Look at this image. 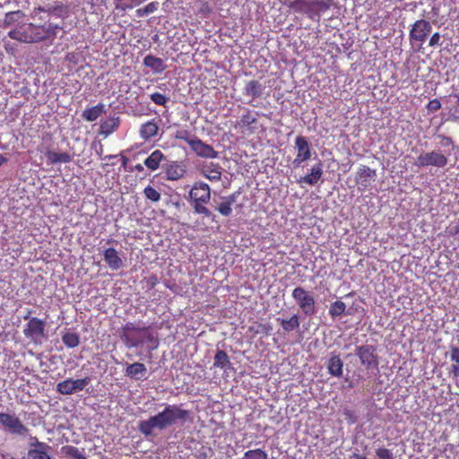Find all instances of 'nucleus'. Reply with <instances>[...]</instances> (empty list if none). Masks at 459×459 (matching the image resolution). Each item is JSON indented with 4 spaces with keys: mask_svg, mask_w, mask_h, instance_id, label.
Wrapping results in <instances>:
<instances>
[{
    "mask_svg": "<svg viewBox=\"0 0 459 459\" xmlns=\"http://www.w3.org/2000/svg\"><path fill=\"white\" fill-rule=\"evenodd\" d=\"M51 12L43 7L34 8L31 12V18L36 20H48L41 25L28 23L21 26L19 29L10 30L8 36L12 39L23 43H35L45 39H53L56 35L58 25L49 22Z\"/></svg>",
    "mask_w": 459,
    "mask_h": 459,
    "instance_id": "1",
    "label": "nucleus"
},
{
    "mask_svg": "<svg viewBox=\"0 0 459 459\" xmlns=\"http://www.w3.org/2000/svg\"><path fill=\"white\" fill-rule=\"evenodd\" d=\"M189 417V411L178 405L168 404L164 410L148 420H141L138 424L139 431L145 437L152 436L154 429H164L174 425L177 421H185Z\"/></svg>",
    "mask_w": 459,
    "mask_h": 459,
    "instance_id": "2",
    "label": "nucleus"
},
{
    "mask_svg": "<svg viewBox=\"0 0 459 459\" xmlns=\"http://www.w3.org/2000/svg\"><path fill=\"white\" fill-rule=\"evenodd\" d=\"M119 335L126 347L134 348L143 345L145 342H156L150 326H141L135 323L128 322L120 330Z\"/></svg>",
    "mask_w": 459,
    "mask_h": 459,
    "instance_id": "3",
    "label": "nucleus"
},
{
    "mask_svg": "<svg viewBox=\"0 0 459 459\" xmlns=\"http://www.w3.org/2000/svg\"><path fill=\"white\" fill-rule=\"evenodd\" d=\"M189 199L195 213L214 221L215 215L205 206L211 200V188L208 184L195 182L189 192Z\"/></svg>",
    "mask_w": 459,
    "mask_h": 459,
    "instance_id": "4",
    "label": "nucleus"
},
{
    "mask_svg": "<svg viewBox=\"0 0 459 459\" xmlns=\"http://www.w3.org/2000/svg\"><path fill=\"white\" fill-rule=\"evenodd\" d=\"M333 0H292L287 6L295 13L306 14L312 21H319L322 13L330 9Z\"/></svg>",
    "mask_w": 459,
    "mask_h": 459,
    "instance_id": "5",
    "label": "nucleus"
},
{
    "mask_svg": "<svg viewBox=\"0 0 459 459\" xmlns=\"http://www.w3.org/2000/svg\"><path fill=\"white\" fill-rule=\"evenodd\" d=\"M30 313L29 311L28 315L23 317L25 320H29L24 326L23 334L34 344H41L46 338V323L38 317H30Z\"/></svg>",
    "mask_w": 459,
    "mask_h": 459,
    "instance_id": "6",
    "label": "nucleus"
},
{
    "mask_svg": "<svg viewBox=\"0 0 459 459\" xmlns=\"http://www.w3.org/2000/svg\"><path fill=\"white\" fill-rule=\"evenodd\" d=\"M291 296L306 316H310L316 313V300L309 291L302 287H296Z\"/></svg>",
    "mask_w": 459,
    "mask_h": 459,
    "instance_id": "7",
    "label": "nucleus"
},
{
    "mask_svg": "<svg viewBox=\"0 0 459 459\" xmlns=\"http://www.w3.org/2000/svg\"><path fill=\"white\" fill-rule=\"evenodd\" d=\"M0 425L13 435L26 436L30 431L15 414L0 412Z\"/></svg>",
    "mask_w": 459,
    "mask_h": 459,
    "instance_id": "8",
    "label": "nucleus"
},
{
    "mask_svg": "<svg viewBox=\"0 0 459 459\" xmlns=\"http://www.w3.org/2000/svg\"><path fill=\"white\" fill-rule=\"evenodd\" d=\"M448 163V158L446 155L437 152H423L420 153L415 162V165L418 167H437L444 168Z\"/></svg>",
    "mask_w": 459,
    "mask_h": 459,
    "instance_id": "9",
    "label": "nucleus"
},
{
    "mask_svg": "<svg viewBox=\"0 0 459 459\" xmlns=\"http://www.w3.org/2000/svg\"><path fill=\"white\" fill-rule=\"evenodd\" d=\"M355 354L367 369L378 368V356L374 346L368 344L359 346L356 348Z\"/></svg>",
    "mask_w": 459,
    "mask_h": 459,
    "instance_id": "10",
    "label": "nucleus"
},
{
    "mask_svg": "<svg viewBox=\"0 0 459 459\" xmlns=\"http://www.w3.org/2000/svg\"><path fill=\"white\" fill-rule=\"evenodd\" d=\"M52 447L36 437H30L27 459H51Z\"/></svg>",
    "mask_w": 459,
    "mask_h": 459,
    "instance_id": "11",
    "label": "nucleus"
},
{
    "mask_svg": "<svg viewBox=\"0 0 459 459\" xmlns=\"http://www.w3.org/2000/svg\"><path fill=\"white\" fill-rule=\"evenodd\" d=\"M432 26L429 22L420 19L416 21L410 30L409 39L411 43L419 42L423 44L431 32Z\"/></svg>",
    "mask_w": 459,
    "mask_h": 459,
    "instance_id": "12",
    "label": "nucleus"
},
{
    "mask_svg": "<svg viewBox=\"0 0 459 459\" xmlns=\"http://www.w3.org/2000/svg\"><path fill=\"white\" fill-rule=\"evenodd\" d=\"M295 148L297 149V155L293 160V165L298 168L311 158V148L307 139L303 135L296 137Z\"/></svg>",
    "mask_w": 459,
    "mask_h": 459,
    "instance_id": "13",
    "label": "nucleus"
},
{
    "mask_svg": "<svg viewBox=\"0 0 459 459\" xmlns=\"http://www.w3.org/2000/svg\"><path fill=\"white\" fill-rule=\"evenodd\" d=\"M190 148L197 156L202 158L215 159L218 157V152L198 137L190 142Z\"/></svg>",
    "mask_w": 459,
    "mask_h": 459,
    "instance_id": "14",
    "label": "nucleus"
},
{
    "mask_svg": "<svg viewBox=\"0 0 459 459\" xmlns=\"http://www.w3.org/2000/svg\"><path fill=\"white\" fill-rule=\"evenodd\" d=\"M377 173L375 169L362 165L356 173V182L363 189H366L370 186L371 181H375Z\"/></svg>",
    "mask_w": 459,
    "mask_h": 459,
    "instance_id": "15",
    "label": "nucleus"
},
{
    "mask_svg": "<svg viewBox=\"0 0 459 459\" xmlns=\"http://www.w3.org/2000/svg\"><path fill=\"white\" fill-rule=\"evenodd\" d=\"M186 172V166L182 161H171L165 166L166 178L170 181L182 178Z\"/></svg>",
    "mask_w": 459,
    "mask_h": 459,
    "instance_id": "16",
    "label": "nucleus"
},
{
    "mask_svg": "<svg viewBox=\"0 0 459 459\" xmlns=\"http://www.w3.org/2000/svg\"><path fill=\"white\" fill-rule=\"evenodd\" d=\"M86 385V379H66L57 384V391L62 394H71L77 390H82Z\"/></svg>",
    "mask_w": 459,
    "mask_h": 459,
    "instance_id": "17",
    "label": "nucleus"
},
{
    "mask_svg": "<svg viewBox=\"0 0 459 459\" xmlns=\"http://www.w3.org/2000/svg\"><path fill=\"white\" fill-rule=\"evenodd\" d=\"M323 176V166L321 161L319 160L317 163L314 164L310 169V173L301 177L299 180V184L306 183L309 186H315Z\"/></svg>",
    "mask_w": 459,
    "mask_h": 459,
    "instance_id": "18",
    "label": "nucleus"
},
{
    "mask_svg": "<svg viewBox=\"0 0 459 459\" xmlns=\"http://www.w3.org/2000/svg\"><path fill=\"white\" fill-rule=\"evenodd\" d=\"M265 86L257 80H250L245 83L243 94L252 99L259 98L263 95Z\"/></svg>",
    "mask_w": 459,
    "mask_h": 459,
    "instance_id": "19",
    "label": "nucleus"
},
{
    "mask_svg": "<svg viewBox=\"0 0 459 459\" xmlns=\"http://www.w3.org/2000/svg\"><path fill=\"white\" fill-rule=\"evenodd\" d=\"M104 261L108 266L112 270H118L123 266V260L118 255V252L113 248L108 247L103 254Z\"/></svg>",
    "mask_w": 459,
    "mask_h": 459,
    "instance_id": "20",
    "label": "nucleus"
},
{
    "mask_svg": "<svg viewBox=\"0 0 459 459\" xmlns=\"http://www.w3.org/2000/svg\"><path fill=\"white\" fill-rule=\"evenodd\" d=\"M147 372V368L143 363L134 362L133 364H129L126 368V376L134 378L135 380H140L145 377Z\"/></svg>",
    "mask_w": 459,
    "mask_h": 459,
    "instance_id": "21",
    "label": "nucleus"
},
{
    "mask_svg": "<svg viewBox=\"0 0 459 459\" xmlns=\"http://www.w3.org/2000/svg\"><path fill=\"white\" fill-rule=\"evenodd\" d=\"M159 126L157 123L152 119L143 123L139 130L140 136L144 141H149L155 135H157Z\"/></svg>",
    "mask_w": 459,
    "mask_h": 459,
    "instance_id": "22",
    "label": "nucleus"
},
{
    "mask_svg": "<svg viewBox=\"0 0 459 459\" xmlns=\"http://www.w3.org/2000/svg\"><path fill=\"white\" fill-rule=\"evenodd\" d=\"M165 160V155L160 150L153 151L143 161V164L152 171L159 169L160 162Z\"/></svg>",
    "mask_w": 459,
    "mask_h": 459,
    "instance_id": "23",
    "label": "nucleus"
},
{
    "mask_svg": "<svg viewBox=\"0 0 459 459\" xmlns=\"http://www.w3.org/2000/svg\"><path fill=\"white\" fill-rule=\"evenodd\" d=\"M202 175L210 181H219L221 178V167L218 163H210L202 169Z\"/></svg>",
    "mask_w": 459,
    "mask_h": 459,
    "instance_id": "24",
    "label": "nucleus"
},
{
    "mask_svg": "<svg viewBox=\"0 0 459 459\" xmlns=\"http://www.w3.org/2000/svg\"><path fill=\"white\" fill-rule=\"evenodd\" d=\"M343 362L340 356H331L327 362V369L331 376L340 377L342 375Z\"/></svg>",
    "mask_w": 459,
    "mask_h": 459,
    "instance_id": "25",
    "label": "nucleus"
},
{
    "mask_svg": "<svg viewBox=\"0 0 459 459\" xmlns=\"http://www.w3.org/2000/svg\"><path fill=\"white\" fill-rule=\"evenodd\" d=\"M143 65L146 67H149L152 70H153L155 73H161L167 67L165 63H164V61L161 58L157 57V56H155L153 55H151V54L147 55L143 58Z\"/></svg>",
    "mask_w": 459,
    "mask_h": 459,
    "instance_id": "26",
    "label": "nucleus"
},
{
    "mask_svg": "<svg viewBox=\"0 0 459 459\" xmlns=\"http://www.w3.org/2000/svg\"><path fill=\"white\" fill-rule=\"evenodd\" d=\"M47 161L50 165L56 163H66L70 161V155L66 152H56L54 151H47L45 152Z\"/></svg>",
    "mask_w": 459,
    "mask_h": 459,
    "instance_id": "27",
    "label": "nucleus"
},
{
    "mask_svg": "<svg viewBox=\"0 0 459 459\" xmlns=\"http://www.w3.org/2000/svg\"><path fill=\"white\" fill-rule=\"evenodd\" d=\"M450 361L451 366L449 369V374L453 376L454 378L459 377V347L452 346L450 347Z\"/></svg>",
    "mask_w": 459,
    "mask_h": 459,
    "instance_id": "28",
    "label": "nucleus"
},
{
    "mask_svg": "<svg viewBox=\"0 0 459 459\" xmlns=\"http://www.w3.org/2000/svg\"><path fill=\"white\" fill-rule=\"evenodd\" d=\"M118 125L119 120L117 117H109L100 124V134L108 136V134H112L116 128L118 127Z\"/></svg>",
    "mask_w": 459,
    "mask_h": 459,
    "instance_id": "29",
    "label": "nucleus"
},
{
    "mask_svg": "<svg viewBox=\"0 0 459 459\" xmlns=\"http://www.w3.org/2000/svg\"><path fill=\"white\" fill-rule=\"evenodd\" d=\"M222 199H223V202H221L218 205L217 210L221 215L228 217L232 212L231 206L235 203L236 198H235L234 195H231L228 197H223Z\"/></svg>",
    "mask_w": 459,
    "mask_h": 459,
    "instance_id": "30",
    "label": "nucleus"
},
{
    "mask_svg": "<svg viewBox=\"0 0 459 459\" xmlns=\"http://www.w3.org/2000/svg\"><path fill=\"white\" fill-rule=\"evenodd\" d=\"M277 321L281 325L282 329L285 332H291L299 326V316L297 315H293L289 319L277 318Z\"/></svg>",
    "mask_w": 459,
    "mask_h": 459,
    "instance_id": "31",
    "label": "nucleus"
},
{
    "mask_svg": "<svg viewBox=\"0 0 459 459\" xmlns=\"http://www.w3.org/2000/svg\"><path fill=\"white\" fill-rule=\"evenodd\" d=\"M230 365V358L225 351L219 350L215 353L213 367L219 368H226Z\"/></svg>",
    "mask_w": 459,
    "mask_h": 459,
    "instance_id": "32",
    "label": "nucleus"
},
{
    "mask_svg": "<svg viewBox=\"0 0 459 459\" xmlns=\"http://www.w3.org/2000/svg\"><path fill=\"white\" fill-rule=\"evenodd\" d=\"M25 16L24 13L21 10L8 12L5 13L4 19V27H8L13 23L18 22Z\"/></svg>",
    "mask_w": 459,
    "mask_h": 459,
    "instance_id": "33",
    "label": "nucleus"
},
{
    "mask_svg": "<svg viewBox=\"0 0 459 459\" xmlns=\"http://www.w3.org/2000/svg\"><path fill=\"white\" fill-rule=\"evenodd\" d=\"M346 304L342 300L333 302L329 307V315L333 317H338L345 313Z\"/></svg>",
    "mask_w": 459,
    "mask_h": 459,
    "instance_id": "34",
    "label": "nucleus"
},
{
    "mask_svg": "<svg viewBox=\"0 0 459 459\" xmlns=\"http://www.w3.org/2000/svg\"><path fill=\"white\" fill-rule=\"evenodd\" d=\"M243 459H268V455L261 448L250 449L244 453Z\"/></svg>",
    "mask_w": 459,
    "mask_h": 459,
    "instance_id": "35",
    "label": "nucleus"
},
{
    "mask_svg": "<svg viewBox=\"0 0 459 459\" xmlns=\"http://www.w3.org/2000/svg\"><path fill=\"white\" fill-rule=\"evenodd\" d=\"M257 123V118L254 117L249 110H247L245 114H243L239 120V126L241 127H249L253 129V125Z\"/></svg>",
    "mask_w": 459,
    "mask_h": 459,
    "instance_id": "36",
    "label": "nucleus"
},
{
    "mask_svg": "<svg viewBox=\"0 0 459 459\" xmlns=\"http://www.w3.org/2000/svg\"><path fill=\"white\" fill-rule=\"evenodd\" d=\"M63 342L69 348H74L79 344V336L75 333L67 332L62 336Z\"/></svg>",
    "mask_w": 459,
    "mask_h": 459,
    "instance_id": "37",
    "label": "nucleus"
},
{
    "mask_svg": "<svg viewBox=\"0 0 459 459\" xmlns=\"http://www.w3.org/2000/svg\"><path fill=\"white\" fill-rule=\"evenodd\" d=\"M159 8V3L154 1L152 3H149L147 5H145L143 8H139L136 10V15L138 17H144L150 13H152L156 12Z\"/></svg>",
    "mask_w": 459,
    "mask_h": 459,
    "instance_id": "38",
    "label": "nucleus"
},
{
    "mask_svg": "<svg viewBox=\"0 0 459 459\" xmlns=\"http://www.w3.org/2000/svg\"><path fill=\"white\" fill-rule=\"evenodd\" d=\"M197 136L192 135L191 132L186 129H179L175 133V138L183 140L190 146V142L195 140Z\"/></svg>",
    "mask_w": 459,
    "mask_h": 459,
    "instance_id": "39",
    "label": "nucleus"
},
{
    "mask_svg": "<svg viewBox=\"0 0 459 459\" xmlns=\"http://www.w3.org/2000/svg\"><path fill=\"white\" fill-rule=\"evenodd\" d=\"M105 112L104 105L99 104L91 108H88V121L96 120L101 114Z\"/></svg>",
    "mask_w": 459,
    "mask_h": 459,
    "instance_id": "40",
    "label": "nucleus"
},
{
    "mask_svg": "<svg viewBox=\"0 0 459 459\" xmlns=\"http://www.w3.org/2000/svg\"><path fill=\"white\" fill-rule=\"evenodd\" d=\"M144 196L152 202H159L160 199V194L152 186H147L143 189Z\"/></svg>",
    "mask_w": 459,
    "mask_h": 459,
    "instance_id": "41",
    "label": "nucleus"
},
{
    "mask_svg": "<svg viewBox=\"0 0 459 459\" xmlns=\"http://www.w3.org/2000/svg\"><path fill=\"white\" fill-rule=\"evenodd\" d=\"M441 107L442 104L438 99L430 100L426 105V108L429 114H432L438 111L441 108Z\"/></svg>",
    "mask_w": 459,
    "mask_h": 459,
    "instance_id": "42",
    "label": "nucleus"
},
{
    "mask_svg": "<svg viewBox=\"0 0 459 459\" xmlns=\"http://www.w3.org/2000/svg\"><path fill=\"white\" fill-rule=\"evenodd\" d=\"M150 98L156 105L159 106L165 107L168 101V98L160 92L152 93Z\"/></svg>",
    "mask_w": 459,
    "mask_h": 459,
    "instance_id": "43",
    "label": "nucleus"
},
{
    "mask_svg": "<svg viewBox=\"0 0 459 459\" xmlns=\"http://www.w3.org/2000/svg\"><path fill=\"white\" fill-rule=\"evenodd\" d=\"M376 455L379 459H394L392 451L385 447L377 448Z\"/></svg>",
    "mask_w": 459,
    "mask_h": 459,
    "instance_id": "44",
    "label": "nucleus"
},
{
    "mask_svg": "<svg viewBox=\"0 0 459 459\" xmlns=\"http://www.w3.org/2000/svg\"><path fill=\"white\" fill-rule=\"evenodd\" d=\"M441 36L438 32H435L429 39V47H437L441 46L440 42Z\"/></svg>",
    "mask_w": 459,
    "mask_h": 459,
    "instance_id": "45",
    "label": "nucleus"
},
{
    "mask_svg": "<svg viewBox=\"0 0 459 459\" xmlns=\"http://www.w3.org/2000/svg\"><path fill=\"white\" fill-rule=\"evenodd\" d=\"M437 137L441 140V145L443 147H449L454 145V141L450 136L439 134Z\"/></svg>",
    "mask_w": 459,
    "mask_h": 459,
    "instance_id": "46",
    "label": "nucleus"
},
{
    "mask_svg": "<svg viewBox=\"0 0 459 459\" xmlns=\"http://www.w3.org/2000/svg\"><path fill=\"white\" fill-rule=\"evenodd\" d=\"M202 13H207L210 12V7L207 4H204V6L201 9Z\"/></svg>",
    "mask_w": 459,
    "mask_h": 459,
    "instance_id": "47",
    "label": "nucleus"
},
{
    "mask_svg": "<svg viewBox=\"0 0 459 459\" xmlns=\"http://www.w3.org/2000/svg\"><path fill=\"white\" fill-rule=\"evenodd\" d=\"M7 160H7V159H6L3 154H1V153H0V167H1L3 164L6 163V162H7Z\"/></svg>",
    "mask_w": 459,
    "mask_h": 459,
    "instance_id": "48",
    "label": "nucleus"
},
{
    "mask_svg": "<svg viewBox=\"0 0 459 459\" xmlns=\"http://www.w3.org/2000/svg\"><path fill=\"white\" fill-rule=\"evenodd\" d=\"M134 169H135V170H137V171H139V172H142V171L143 170V166L142 164H140V163H139V164H136V165L134 166Z\"/></svg>",
    "mask_w": 459,
    "mask_h": 459,
    "instance_id": "49",
    "label": "nucleus"
},
{
    "mask_svg": "<svg viewBox=\"0 0 459 459\" xmlns=\"http://www.w3.org/2000/svg\"><path fill=\"white\" fill-rule=\"evenodd\" d=\"M353 456L355 457V459H367L365 455H361L359 454H353Z\"/></svg>",
    "mask_w": 459,
    "mask_h": 459,
    "instance_id": "50",
    "label": "nucleus"
},
{
    "mask_svg": "<svg viewBox=\"0 0 459 459\" xmlns=\"http://www.w3.org/2000/svg\"><path fill=\"white\" fill-rule=\"evenodd\" d=\"M127 161H128V159H127L126 157H125V156H124V157L122 158V164H123V166H126V163H127Z\"/></svg>",
    "mask_w": 459,
    "mask_h": 459,
    "instance_id": "51",
    "label": "nucleus"
},
{
    "mask_svg": "<svg viewBox=\"0 0 459 459\" xmlns=\"http://www.w3.org/2000/svg\"><path fill=\"white\" fill-rule=\"evenodd\" d=\"M82 116L83 117H86V110H84V111L82 112Z\"/></svg>",
    "mask_w": 459,
    "mask_h": 459,
    "instance_id": "52",
    "label": "nucleus"
},
{
    "mask_svg": "<svg viewBox=\"0 0 459 459\" xmlns=\"http://www.w3.org/2000/svg\"><path fill=\"white\" fill-rule=\"evenodd\" d=\"M457 105L459 106V97H458V100H457Z\"/></svg>",
    "mask_w": 459,
    "mask_h": 459,
    "instance_id": "53",
    "label": "nucleus"
}]
</instances>
